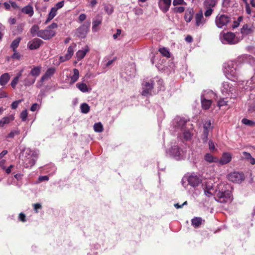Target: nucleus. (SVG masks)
I'll list each match as a JSON object with an SVG mask.
<instances>
[{
  "label": "nucleus",
  "mask_w": 255,
  "mask_h": 255,
  "mask_svg": "<svg viewBox=\"0 0 255 255\" xmlns=\"http://www.w3.org/2000/svg\"><path fill=\"white\" fill-rule=\"evenodd\" d=\"M228 184L224 183L219 184L214 191V198L219 203L229 204L233 200V196Z\"/></svg>",
  "instance_id": "obj_1"
},
{
  "label": "nucleus",
  "mask_w": 255,
  "mask_h": 255,
  "mask_svg": "<svg viewBox=\"0 0 255 255\" xmlns=\"http://www.w3.org/2000/svg\"><path fill=\"white\" fill-rule=\"evenodd\" d=\"M37 159V154L34 151L30 149H26L21 155L20 160L22 164L25 168L31 167L35 163Z\"/></svg>",
  "instance_id": "obj_2"
},
{
  "label": "nucleus",
  "mask_w": 255,
  "mask_h": 255,
  "mask_svg": "<svg viewBox=\"0 0 255 255\" xmlns=\"http://www.w3.org/2000/svg\"><path fill=\"white\" fill-rule=\"evenodd\" d=\"M224 72L226 77L232 81L237 79L239 75L238 66L234 61H229L224 64Z\"/></svg>",
  "instance_id": "obj_3"
},
{
  "label": "nucleus",
  "mask_w": 255,
  "mask_h": 255,
  "mask_svg": "<svg viewBox=\"0 0 255 255\" xmlns=\"http://www.w3.org/2000/svg\"><path fill=\"white\" fill-rule=\"evenodd\" d=\"M220 38L223 44H235L239 42L242 38L240 36H236L235 34L231 32H221Z\"/></svg>",
  "instance_id": "obj_4"
},
{
  "label": "nucleus",
  "mask_w": 255,
  "mask_h": 255,
  "mask_svg": "<svg viewBox=\"0 0 255 255\" xmlns=\"http://www.w3.org/2000/svg\"><path fill=\"white\" fill-rule=\"evenodd\" d=\"M230 16L225 14H218L215 18L216 25L219 28H225L231 22Z\"/></svg>",
  "instance_id": "obj_5"
},
{
  "label": "nucleus",
  "mask_w": 255,
  "mask_h": 255,
  "mask_svg": "<svg viewBox=\"0 0 255 255\" xmlns=\"http://www.w3.org/2000/svg\"><path fill=\"white\" fill-rule=\"evenodd\" d=\"M221 92L224 96H232L235 91L234 87L229 82H224L221 88Z\"/></svg>",
  "instance_id": "obj_6"
},
{
  "label": "nucleus",
  "mask_w": 255,
  "mask_h": 255,
  "mask_svg": "<svg viewBox=\"0 0 255 255\" xmlns=\"http://www.w3.org/2000/svg\"><path fill=\"white\" fill-rule=\"evenodd\" d=\"M228 179L234 183H240L245 179L244 175L243 173L239 172H234L230 173L228 175Z\"/></svg>",
  "instance_id": "obj_7"
},
{
  "label": "nucleus",
  "mask_w": 255,
  "mask_h": 255,
  "mask_svg": "<svg viewBox=\"0 0 255 255\" xmlns=\"http://www.w3.org/2000/svg\"><path fill=\"white\" fill-rule=\"evenodd\" d=\"M170 152L174 157L177 160L183 159L185 155V151L176 145L172 147Z\"/></svg>",
  "instance_id": "obj_8"
},
{
  "label": "nucleus",
  "mask_w": 255,
  "mask_h": 255,
  "mask_svg": "<svg viewBox=\"0 0 255 255\" xmlns=\"http://www.w3.org/2000/svg\"><path fill=\"white\" fill-rule=\"evenodd\" d=\"M55 69L54 68L51 67L48 68L45 73L41 77L39 82L37 83V87L40 88L42 85V83L50 78L54 73Z\"/></svg>",
  "instance_id": "obj_9"
},
{
  "label": "nucleus",
  "mask_w": 255,
  "mask_h": 255,
  "mask_svg": "<svg viewBox=\"0 0 255 255\" xmlns=\"http://www.w3.org/2000/svg\"><path fill=\"white\" fill-rule=\"evenodd\" d=\"M153 81L152 80H150L148 82H144L142 83L143 91L141 93L142 95L147 96L150 95L153 88Z\"/></svg>",
  "instance_id": "obj_10"
},
{
  "label": "nucleus",
  "mask_w": 255,
  "mask_h": 255,
  "mask_svg": "<svg viewBox=\"0 0 255 255\" xmlns=\"http://www.w3.org/2000/svg\"><path fill=\"white\" fill-rule=\"evenodd\" d=\"M55 35V31L51 29L41 30L39 31L37 36L43 39H49Z\"/></svg>",
  "instance_id": "obj_11"
},
{
  "label": "nucleus",
  "mask_w": 255,
  "mask_h": 255,
  "mask_svg": "<svg viewBox=\"0 0 255 255\" xmlns=\"http://www.w3.org/2000/svg\"><path fill=\"white\" fill-rule=\"evenodd\" d=\"M254 27L252 25L245 24L241 29L242 36L240 38H243L245 36L252 34L254 31Z\"/></svg>",
  "instance_id": "obj_12"
},
{
  "label": "nucleus",
  "mask_w": 255,
  "mask_h": 255,
  "mask_svg": "<svg viewBox=\"0 0 255 255\" xmlns=\"http://www.w3.org/2000/svg\"><path fill=\"white\" fill-rule=\"evenodd\" d=\"M43 43V41L39 38H34L27 43L28 48L32 50L39 48Z\"/></svg>",
  "instance_id": "obj_13"
},
{
  "label": "nucleus",
  "mask_w": 255,
  "mask_h": 255,
  "mask_svg": "<svg viewBox=\"0 0 255 255\" xmlns=\"http://www.w3.org/2000/svg\"><path fill=\"white\" fill-rule=\"evenodd\" d=\"M201 179L197 175L192 174L188 178V182L189 184L193 186L196 187L201 182Z\"/></svg>",
  "instance_id": "obj_14"
},
{
  "label": "nucleus",
  "mask_w": 255,
  "mask_h": 255,
  "mask_svg": "<svg viewBox=\"0 0 255 255\" xmlns=\"http://www.w3.org/2000/svg\"><path fill=\"white\" fill-rule=\"evenodd\" d=\"M186 123V121L179 117H176L173 120V124L177 129H180L181 130L185 128V126Z\"/></svg>",
  "instance_id": "obj_15"
},
{
  "label": "nucleus",
  "mask_w": 255,
  "mask_h": 255,
  "mask_svg": "<svg viewBox=\"0 0 255 255\" xmlns=\"http://www.w3.org/2000/svg\"><path fill=\"white\" fill-rule=\"evenodd\" d=\"M195 25L197 26H202L206 22V20L204 18L203 12L200 10L195 14Z\"/></svg>",
  "instance_id": "obj_16"
},
{
  "label": "nucleus",
  "mask_w": 255,
  "mask_h": 255,
  "mask_svg": "<svg viewBox=\"0 0 255 255\" xmlns=\"http://www.w3.org/2000/svg\"><path fill=\"white\" fill-rule=\"evenodd\" d=\"M232 159V155L230 152H224L220 159H218V163L221 165L229 163Z\"/></svg>",
  "instance_id": "obj_17"
},
{
  "label": "nucleus",
  "mask_w": 255,
  "mask_h": 255,
  "mask_svg": "<svg viewBox=\"0 0 255 255\" xmlns=\"http://www.w3.org/2000/svg\"><path fill=\"white\" fill-rule=\"evenodd\" d=\"M103 17L101 15H97L93 19L92 22V31L93 32H97L99 30V26L102 23Z\"/></svg>",
  "instance_id": "obj_18"
},
{
  "label": "nucleus",
  "mask_w": 255,
  "mask_h": 255,
  "mask_svg": "<svg viewBox=\"0 0 255 255\" xmlns=\"http://www.w3.org/2000/svg\"><path fill=\"white\" fill-rule=\"evenodd\" d=\"M171 3V0H159L158 5L160 9L165 13L169 10Z\"/></svg>",
  "instance_id": "obj_19"
},
{
  "label": "nucleus",
  "mask_w": 255,
  "mask_h": 255,
  "mask_svg": "<svg viewBox=\"0 0 255 255\" xmlns=\"http://www.w3.org/2000/svg\"><path fill=\"white\" fill-rule=\"evenodd\" d=\"M79 78V72L78 69H74L72 75L66 79V82L70 85H73Z\"/></svg>",
  "instance_id": "obj_20"
},
{
  "label": "nucleus",
  "mask_w": 255,
  "mask_h": 255,
  "mask_svg": "<svg viewBox=\"0 0 255 255\" xmlns=\"http://www.w3.org/2000/svg\"><path fill=\"white\" fill-rule=\"evenodd\" d=\"M89 48L88 46L86 45L81 49L79 50L76 53V57L77 60L80 61L82 60L86 55V54L89 52Z\"/></svg>",
  "instance_id": "obj_21"
},
{
  "label": "nucleus",
  "mask_w": 255,
  "mask_h": 255,
  "mask_svg": "<svg viewBox=\"0 0 255 255\" xmlns=\"http://www.w3.org/2000/svg\"><path fill=\"white\" fill-rule=\"evenodd\" d=\"M89 25V23L87 24H84L77 29V33L79 36L81 38L85 37L86 34L88 31Z\"/></svg>",
  "instance_id": "obj_22"
},
{
  "label": "nucleus",
  "mask_w": 255,
  "mask_h": 255,
  "mask_svg": "<svg viewBox=\"0 0 255 255\" xmlns=\"http://www.w3.org/2000/svg\"><path fill=\"white\" fill-rule=\"evenodd\" d=\"M201 100L202 108L205 110L209 109L212 103V101L210 99H208L207 97H205L204 95L201 96Z\"/></svg>",
  "instance_id": "obj_23"
},
{
  "label": "nucleus",
  "mask_w": 255,
  "mask_h": 255,
  "mask_svg": "<svg viewBox=\"0 0 255 255\" xmlns=\"http://www.w3.org/2000/svg\"><path fill=\"white\" fill-rule=\"evenodd\" d=\"M241 158L243 160H246L248 162H250L252 165L255 164V159L254 158L251 154L246 151L242 152V155Z\"/></svg>",
  "instance_id": "obj_24"
},
{
  "label": "nucleus",
  "mask_w": 255,
  "mask_h": 255,
  "mask_svg": "<svg viewBox=\"0 0 255 255\" xmlns=\"http://www.w3.org/2000/svg\"><path fill=\"white\" fill-rule=\"evenodd\" d=\"M14 117L13 115H10L6 116L0 120V127L2 128L5 125H7L14 120Z\"/></svg>",
  "instance_id": "obj_25"
},
{
  "label": "nucleus",
  "mask_w": 255,
  "mask_h": 255,
  "mask_svg": "<svg viewBox=\"0 0 255 255\" xmlns=\"http://www.w3.org/2000/svg\"><path fill=\"white\" fill-rule=\"evenodd\" d=\"M76 46V44L72 43L68 47V50H67V53L66 55H65V60H69L72 57V56L74 54V50H75Z\"/></svg>",
  "instance_id": "obj_26"
},
{
  "label": "nucleus",
  "mask_w": 255,
  "mask_h": 255,
  "mask_svg": "<svg viewBox=\"0 0 255 255\" xmlns=\"http://www.w3.org/2000/svg\"><path fill=\"white\" fill-rule=\"evenodd\" d=\"M10 76L8 73H5L2 74L0 77V85L4 86L9 80Z\"/></svg>",
  "instance_id": "obj_27"
},
{
  "label": "nucleus",
  "mask_w": 255,
  "mask_h": 255,
  "mask_svg": "<svg viewBox=\"0 0 255 255\" xmlns=\"http://www.w3.org/2000/svg\"><path fill=\"white\" fill-rule=\"evenodd\" d=\"M21 11L24 13L28 14L29 17H31L34 13L33 7L30 5H28L23 7Z\"/></svg>",
  "instance_id": "obj_28"
},
{
  "label": "nucleus",
  "mask_w": 255,
  "mask_h": 255,
  "mask_svg": "<svg viewBox=\"0 0 255 255\" xmlns=\"http://www.w3.org/2000/svg\"><path fill=\"white\" fill-rule=\"evenodd\" d=\"M204 159L209 163H218V158L210 153H206L204 156Z\"/></svg>",
  "instance_id": "obj_29"
},
{
  "label": "nucleus",
  "mask_w": 255,
  "mask_h": 255,
  "mask_svg": "<svg viewBox=\"0 0 255 255\" xmlns=\"http://www.w3.org/2000/svg\"><path fill=\"white\" fill-rule=\"evenodd\" d=\"M193 9L192 8H190L188 9L186 12H185V15H184V19L187 22H189L191 21L193 18Z\"/></svg>",
  "instance_id": "obj_30"
},
{
  "label": "nucleus",
  "mask_w": 255,
  "mask_h": 255,
  "mask_svg": "<svg viewBox=\"0 0 255 255\" xmlns=\"http://www.w3.org/2000/svg\"><path fill=\"white\" fill-rule=\"evenodd\" d=\"M41 69L42 67L40 66L34 67L31 69L30 74L33 76L37 77L40 75Z\"/></svg>",
  "instance_id": "obj_31"
},
{
  "label": "nucleus",
  "mask_w": 255,
  "mask_h": 255,
  "mask_svg": "<svg viewBox=\"0 0 255 255\" xmlns=\"http://www.w3.org/2000/svg\"><path fill=\"white\" fill-rule=\"evenodd\" d=\"M76 87L78 89L83 93L88 92L89 91L87 85L84 83H78L76 84Z\"/></svg>",
  "instance_id": "obj_32"
},
{
  "label": "nucleus",
  "mask_w": 255,
  "mask_h": 255,
  "mask_svg": "<svg viewBox=\"0 0 255 255\" xmlns=\"http://www.w3.org/2000/svg\"><path fill=\"white\" fill-rule=\"evenodd\" d=\"M202 219L200 217H195L192 219V224L195 227H198L202 224Z\"/></svg>",
  "instance_id": "obj_33"
},
{
  "label": "nucleus",
  "mask_w": 255,
  "mask_h": 255,
  "mask_svg": "<svg viewBox=\"0 0 255 255\" xmlns=\"http://www.w3.org/2000/svg\"><path fill=\"white\" fill-rule=\"evenodd\" d=\"M21 39L20 37H17L13 40L10 44V47L12 49V50H16V48L18 47Z\"/></svg>",
  "instance_id": "obj_34"
},
{
  "label": "nucleus",
  "mask_w": 255,
  "mask_h": 255,
  "mask_svg": "<svg viewBox=\"0 0 255 255\" xmlns=\"http://www.w3.org/2000/svg\"><path fill=\"white\" fill-rule=\"evenodd\" d=\"M217 0H205L204 5L207 7H213L217 3Z\"/></svg>",
  "instance_id": "obj_35"
},
{
  "label": "nucleus",
  "mask_w": 255,
  "mask_h": 255,
  "mask_svg": "<svg viewBox=\"0 0 255 255\" xmlns=\"http://www.w3.org/2000/svg\"><path fill=\"white\" fill-rule=\"evenodd\" d=\"M181 131H183V137L186 140H189L191 138L192 134L189 130H186L185 128L181 130Z\"/></svg>",
  "instance_id": "obj_36"
},
{
  "label": "nucleus",
  "mask_w": 255,
  "mask_h": 255,
  "mask_svg": "<svg viewBox=\"0 0 255 255\" xmlns=\"http://www.w3.org/2000/svg\"><path fill=\"white\" fill-rule=\"evenodd\" d=\"M81 112L84 114H87L90 111V106L86 103H83L80 106Z\"/></svg>",
  "instance_id": "obj_37"
},
{
  "label": "nucleus",
  "mask_w": 255,
  "mask_h": 255,
  "mask_svg": "<svg viewBox=\"0 0 255 255\" xmlns=\"http://www.w3.org/2000/svg\"><path fill=\"white\" fill-rule=\"evenodd\" d=\"M94 129L96 132H101L103 130V127L101 123H95L94 125Z\"/></svg>",
  "instance_id": "obj_38"
},
{
  "label": "nucleus",
  "mask_w": 255,
  "mask_h": 255,
  "mask_svg": "<svg viewBox=\"0 0 255 255\" xmlns=\"http://www.w3.org/2000/svg\"><path fill=\"white\" fill-rule=\"evenodd\" d=\"M214 191L215 190L212 188V187L210 188L206 187L204 189V193L207 197H210L213 195H214Z\"/></svg>",
  "instance_id": "obj_39"
},
{
  "label": "nucleus",
  "mask_w": 255,
  "mask_h": 255,
  "mask_svg": "<svg viewBox=\"0 0 255 255\" xmlns=\"http://www.w3.org/2000/svg\"><path fill=\"white\" fill-rule=\"evenodd\" d=\"M39 27L37 25H33L30 29V32L32 36L37 35L40 30H39Z\"/></svg>",
  "instance_id": "obj_40"
},
{
  "label": "nucleus",
  "mask_w": 255,
  "mask_h": 255,
  "mask_svg": "<svg viewBox=\"0 0 255 255\" xmlns=\"http://www.w3.org/2000/svg\"><path fill=\"white\" fill-rule=\"evenodd\" d=\"M35 78H26L24 80L23 83L25 86H29L34 83Z\"/></svg>",
  "instance_id": "obj_41"
},
{
  "label": "nucleus",
  "mask_w": 255,
  "mask_h": 255,
  "mask_svg": "<svg viewBox=\"0 0 255 255\" xmlns=\"http://www.w3.org/2000/svg\"><path fill=\"white\" fill-rule=\"evenodd\" d=\"M159 51L160 52V53L163 55L164 56H165L166 57H170V53L167 49H166L165 47L161 48L159 49Z\"/></svg>",
  "instance_id": "obj_42"
},
{
  "label": "nucleus",
  "mask_w": 255,
  "mask_h": 255,
  "mask_svg": "<svg viewBox=\"0 0 255 255\" xmlns=\"http://www.w3.org/2000/svg\"><path fill=\"white\" fill-rule=\"evenodd\" d=\"M242 122L243 124L249 126H255V123L253 122V121L248 120L246 118H244L242 120Z\"/></svg>",
  "instance_id": "obj_43"
},
{
  "label": "nucleus",
  "mask_w": 255,
  "mask_h": 255,
  "mask_svg": "<svg viewBox=\"0 0 255 255\" xmlns=\"http://www.w3.org/2000/svg\"><path fill=\"white\" fill-rule=\"evenodd\" d=\"M211 126V124L210 121L208 120L206 121L204 125V131H208L209 132L212 128Z\"/></svg>",
  "instance_id": "obj_44"
},
{
  "label": "nucleus",
  "mask_w": 255,
  "mask_h": 255,
  "mask_svg": "<svg viewBox=\"0 0 255 255\" xmlns=\"http://www.w3.org/2000/svg\"><path fill=\"white\" fill-rule=\"evenodd\" d=\"M105 10L109 15L111 14L114 11V7L111 5H106L105 6Z\"/></svg>",
  "instance_id": "obj_45"
},
{
  "label": "nucleus",
  "mask_w": 255,
  "mask_h": 255,
  "mask_svg": "<svg viewBox=\"0 0 255 255\" xmlns=\"http://www.w3.org/2000/svg\"><path fill=\"white\" fill-rule=\"evenodd\" d=\"M19 134V131L18 130H12L6 136L7 138H12L15 135H18Z\"/></svg>",
  "instance_id": "obj_46"
},
{
  "label": "nucleus",
  "mask_w": 255,
  "mask_h": 255,
  "mask_svg": "<svg viewBox=\"0 0 255 255\" xmlns=\"http://www.w3.org/2000/svg\"><path fill=\"white\" fill-rule=\"evenodd\" d=\"M13 53L11 55V58L13 59L19 60L21 58L20 54L16 50H13Z\"/></svg>",
  "instance_id": "obj_47"
},
{
  "label": "nucleus",
  "mask_w": 255,
  "mask_h": 255,
  "mask_svg": "<svg viewBox=\"0 0 255 255\" xmlns=\"http://www.w3.org/2000/svg\"><path fill=\"white\" fill-rule=\"evenodd\" d=\"M242 20H243V17L242 16H239L238 18V19H237V21H234V23L232 25V28H235L238 27L239 26L240 23L242 21Z\"/></svg>",
  "instance_id": "obj_48"
},
{
  "label": "nucleus",
  "mask_w": 255,
  "mask_h": 255,
  "mask_svg": "<svg viewBox=\"0 0 255 255\" xmlns=\"http://www.w3.org/2000/svg\"><path fill=\"white\" fill-rule=\"evenodd\" d=\"M27 117V112L26 110L23 111L20 114V118L22 121H25Z\"/></svg>",
  "instance_id": "obj_49"
},
{
  "label": "nucleus",
  "mask_w": 255,
  "mask_h": 255,
  "mask_svg": "<svg viewBox=\"0 0 255 255\" xmlns=\"http://www.w3.org/2000/svg\"><path fill=\"white\" fill-rule=\"evenodd\" d=\"M173 4L175 6L177 5L186 4L184 0H173Z\"/></svg>",
  "instance_id": "obj_50"
},
{
  "label": "nucleus",
  "mask_w": 255,
  "mask_h": 255,
  "mask_svg": "<svg viewBox=\"0 0 255 255\" xmlns=\"http://www.w3.org/2000/svg\"><path fill=\"white\" fill-rule=\"evenodd\" d=\"M173 10L176 13H182L185 10V8L183 6L175 7Z\"/></svg>",
  "instance_id": "obj_51"
},
{
  "label": "nucleus",
  "mask_w": 255,
  "mask_h": 255,
  "mask_svg": "<svg viewBox=\"0 0 255 255\" xmlns=\"http://www.w3.org/2000/svg\"><path fill=\"white\" fill-rule=\"evenodd\" d=\"M19 81V79L16 77H14L13 80L11 81L10 85L12 88L14 89L17 85L18 82Z\"/></svg>",
  "instance_id": "obj_52"
},
{
  "label": "nucleus",
  "mask_w": 255,
  "mask_h": 255,
  "mask_svg": "<svg viewBox=\"0 0 255 255\" xmlns=\"http://www.w3.org/2000/svg\"><path fill=\"white\" fill-rule=\"evenodd\" d=\"M208 131H203V134L202 136V140H203V142H206L208 140Z\"/></svg>",
  "instance_id": "obj_53"
},
{
  "label": "nucleus",
  "mask_w": 255,
  "mask_h": 255,
  "mask_svg": "<svg viewBox=\"0 0 255 255\" xmlns=\"http://www.w3.org/2000/svg\"><path fill=\"white\" fill-rule=\"evenodd\" d=\"M21 101H22V100H20L15 101L13 102L11 105V108L12 109H15L16 108H17L18 105H19V103H20L21 102Z\"/></svg>",
  "instance_id": "obj_54"
},
{
  "label": "nucleus",
  "mask_w": 255,
  "mask_h": 255,
  "mask_svg": "<svg viewBox=\"0 0 255 255\" xmlns=\"http://www.w3.org/2000/svg\"><path fill=\"white\" fill-rule=\"evenodd\" d=\"M227 101H225L224 99H222L219 101L218 103V105L219 107H223L224 106L227 105Z\"/></svg>",
  "instance_id": "obj_55"
},
{
  "label": "nucleus",
  "mask_w": 255,
  "mask_h": 255,
  "mask_svg": "<svg viewBox=\"0 0 255 255\" xmlns=\"http://www.w3.org/2000/svg\"><path fill=\"white\" fill-rule=\"evenodd\" d=\"M33 206L34 207V210L36 213H38V210L42 208L41 204L40 203L34 204L33 205Z\"/></svg>",
  "instance_id": "obj_56"
},
{
  "label": "nucleus",
  "mask_w": 255,
  "mask_h": 255,
  "mask_svg": "<svg viewBox=\"0 0 255 255\" xmlns=\"http://www.w3.org/2000/svg\"><path fill=\"white\" fill-rule=\"evenodd\" d=\"M211 8L212 7H209V8L206 10V11L204 13V15H205V16L208 17L212 14L213 10Z\"/></svg>",
  "instance_id": "obj_57"
},
{
  "label": "nucleus",
  "mask_w": 255,
  "mask_h": 255,
  "mask_svg": "<svg viewBox=\"0 0 255 255\" xmlns=\"http://www.w3.org/2000/svg\"><path fill=\"white\" fill-rule=\"evenodd\" d=\"M63 5L64 1H61L59 2H58L53 7L55 8V9L57 10L58 9L62 8Z\"/></svg>",
  "instance_id": "obj_58"
},
{
  "label": "nucleus",
  "mask_w": 255,
  "mask_h": 255,
  "mask_svg": "<svg viewBox=\"0 0 255 255\" xmlns=\"http://www.w3.org/2000/svg\"><path fill=\"white\" fill-rule=\"evenodd\" d=\"M49 180V177L47 175L44 176H40L38 178V180L39 182H42L44 181H47Z\"/></svg>",
  "instance_id": "obj_59"
},
{
  "label": "nucleus",
  "mask_w": 255,
  "mask_h": 255,
  "mask_svg": "<svg viewBox=\"0 0 255 255\" xmlns=\"http://www.w3.org/2000/svg\"><path fill=\"white\" fill-rule=\"evenodd\" d=\"M209 148L211 151L215 149V147L214 142L212 140L209 141Z\"/></svg>",
  "instance_id": "obj_60"
},
{
  "label": "nucleus",
  "mask_w": 255,
  "mask_h": 255,
  "mask_svg": "<svg viewBox=\"0 0 255 255\" xmlns=\"http://www.w3.org/2000/svg\"><path fill=\"white\" fill-rule=\"evenodd\" d=\"M38 107H39L38 104L37 103H34L31 106V107L30 108V110L32 112H34L38 109Z\"/></svg>",
  "instance_id": "obj_61"
},
{
  "label": "nucleus",
  "mask_w": 255,
  "mask_h": 255,
  "mask_svg": "<svg viewBox=\"0 0 255 255\" xmlns=\"http://www.w3.org/2000/svg\"><path fill=\"white\" fill-rule=\"evenodd\" d=\"M24 26V24L23 23H21L19 25H18L17 26V32L19 33H20L22 32V30H23V27Z\"/></svg>",
  "instance_id": "obj_62"
},
{
  "label": "nucleus",
  "mask_w": 255,
  "mask_h": 255,
  "mask_svg": "<svg viewBox=\"0 0 255 255\" xmlns=\"http://www.w3.org/2000/svg\"><path fill=\"white\" fill-rule=\"evenodd\" d=\"M54 16H55L53 14H52L50 12H49L48 15V18L45 21V23H47L48 22H49L51 20H52L54 17Z\"/></svg>",
  "instance_id": "obj_63"
},
{
  "label": "nucleus",
  "mask_w": 255,
  "mask_h": 255,
  "mask_svg": "<svg viewBox=\"0 0 255 255\" xmlns=\"http://www.w3.org/2000/svg\"><path fill=\"white\" fill-rule=\"evenodd\" d=\"M245 10H246V12L248 14H251L252 10H251V8L250 7V6L249 3H247V4L246 5Z\"/></svg>",
  "instance_id": "obj_64"
}]
</instances>
